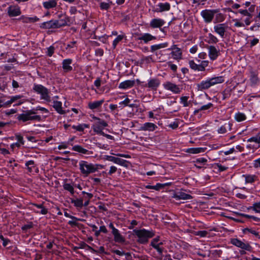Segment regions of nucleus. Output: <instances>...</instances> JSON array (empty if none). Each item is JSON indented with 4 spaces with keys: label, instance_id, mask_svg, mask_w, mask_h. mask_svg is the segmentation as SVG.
<instances>
[{
    "label": "nucleus",
    "instance_id": "nucleus-1",
    "mask_svg": "<svg viewBox=\"0 0 260 260\" xmlns=\"http://www.w3.org/2000/svg\"><path fill=\"white\" fill-rule=\"evenodd\" d=\"M224 82V78L223 76H217L208 78L206 80H203L198 84V89L199 90H206L211 86L215 85L222 83Z\"/></svg>",
    "mask_w": 260,
    "mask_h": 260
},
{
    "label": "nucleus",
    "instance_id": "nucleus-2",
    "mask_svg": "<svg viewBox=\"0 0 260 260\" xmlns=\"http://www.w3.org/2000/svg\"><path fill=\"white\" fill-rule=\"evenodd\" d=\"M133 232L138 238V241L142 244L147 242L148 239L154 235L152 231H147L145 229L134 230Z\"/></svg>",
    "mask_w": 260,
    "mask_h": 260
},
{
    "label": "nucleus",
    "instance_id": "nucleus-3",
    "mask_svg": "<svg viewBox=\"0 0 260 260\" xmlns=\"http://www.w3.org/2000/svg\"><path fill=\"white\" fill-rule=\"evenodd\" d=\"M34 110H26L24 113L19 114L17 119L19 120L26 122L27 121H40L41 116L37 115Z\"/></svg>",
    "mask_w": 260,
    "mask_h": 260
},
{
    "label": "nucleus",
    "instance_id": "nucleus-4",
    "mask_svg": "<svg viewBox=\"0 0 260 260\" xmlns=\"http://www.w3.org/2000/svg\"><path fill=\"white\" fill-rule=\"evenodd\" d=\"M79 166L81 173L84 176H87L89 174L97 171V167L94 164L88 163L86 161L81 160Z\"/></svg>",
    "mask_w": 260,
    "mask_h": 260
},
{
    "label": "nucleus",
    "instance_id": "nucleus-5",
    "mask_svg": "<svg viewBox=\"0 0 260 260\" xmlns=\"http://www.w3.org/2000/svg\"><path fill=\"white\" fill-rule=\"evenodd\" d=\"M92 119L95 120V122L92 125L93 131L97 134L103 135V129L108 126V123L104 120L95 116H93Z\"/></svg>",
    "mask_w": 260,
    "mask_h": 260
},
{
    "label": "nucleus",
    "instance_id": "nucleus-6",
    "mask_svg": "<svg viewBox=\"0 0 260 260\" xmlns=\"http://www.w3.org/2000/svg\"><path fill=\"white\" fill-rule=\"evenodd\" d=\"M33 89L35 92L41 94V99L44 100L47 102H51V97L47 88L40 84H35Z\"/></svg>",
    "mask_w": 260,
    "mask_h": 260
},
{
    "label": "nucleus",
    "instance_id": "nucleus-7",
    "mask_svg": "<svg viewBox=\"0 0 260 260\" xmlns=\"http://www.w3.org/2000/svg\"><path fill=\"white\" fill-rule=\"evenodd\" d=\"M219 12V9H206L201 11V15L206 23H210L213 20L216 13Z\"/></svg>",
    "mask_w": 260,
    "mask_h": 260
},
{
    "label": "nucleus",
    "instance_id": "nucleus-8",
    "mask_svg": "<svg viewBox=\"0 0 260 260\" xmlns=\"http://www.w3.org/2000/svg\"><path fill=\"white\" fill-rule=\"evenodd\" d=\"M162 85L166 90H169L174 94L180 93L182 89L179 85L170 81L166 82Z\"/></svg>",
    "mask_w": 260,
    "mask_h": 260
},
{
    "label": "nucleus",
    "instance_id": "nucleus-9",
    "mask_svg": "<svg viewBox=\"0 0 260 260\" xmlns=\"http://www.w3.org/2000/svg\"><path fill=\"white\" fill-rule=\"evenodd\" d=\"M214 30L221 38H224L225 32L228 28L226 23H218L214 26Z\"/></svg>",
    "mask_w": 260,
    "mask_h": 260
},
{
    "label": "nucleus",
    "instance_id": "nucleus-10",
    "mask_svg": "<svg viewBox=\"0 0 260 260\" xmlns=\"http://www.w3.org/2000/svg\"><path fill=\"white\" fill-rule=\"evenodd\" d=\"M231 243L234 245L238 247H239L241 249L249 251L251 250V246L247 242L242 241L241 240H238V239H233L231 240Z\"/></svg>",
    "mask_w": 260,
    "mask_h": 260
},
{
    "label": "nucleus",
    "instance_id": "nucleus-11",
    "mask_svg": "<svg viewBox=\"0 0 260 260\" xmlns=\"http://www.w3.org/2000/svg\"><path fill=\"white\" fill-rule=\"evenodd\" d=\"M168 50H172L171 54L173 59L177 60H179L182 59V51L180 48L177 47V45H173Z\"/></svg>",
    "mask_w": 260,
    "mask_h": 260
},
{
    "label": "nucleus",
    "instance_id": "nucleus-12",
    "mask_svg": "<svg viewBox=\"0 0 260 260\" xmlns=\"http://www.w3.org/2000/svg\"><path fill=\"white\" fill-rule=\"evenodd\" d=\"M208 55L211 60H215L220 55V50L214 46L210 45L208 47Z\"/></svg>",
    "mask_w": 260,
    "mask_h": 260
},
{
    "label": "nucleus",
    "instance_id": "nucleus-13",
    "mask_svg": "<svg viewBox=\"0 0 260 260\" xmlns=\"http://www.w3.org/2000/svg\"><path fill=\"white\" fill-rule=\"evenodd\" d=\"M61 25H62L59 23L58 20H51L43 23L41 27L45 29H49L52 28H58Z\"/></svg>",
    "mask_w": 260,
    "mask_h": 260
},
{
    "label": "nucleus",
    "instance_id": "nucleus-14",
    "mask_svg": "<svg viewBox=\"0 0 260 260\" xmlns=\"http://www.w3.org/2000/svg\"><path fill=\"white\" fill-rule=\"evenodd\" d=\"M106 157L107 160L115 164L124 167H126L127 165L128 161L126 160L110 155H107Z\"/></svg>",
    "mask_w": 260,
    "mask_h": 260
},
{
    "label": "nucleus",
    "instance_id": "nucleus-15",
    "mask_svg": "<svg viewBox=\"0 0 260 260\" xmlns=\"http://www.w3.org/2000/svg\"><path fill=\"white\" fill-rule=\"evenodd\" d=\"M8 14L10 17L19 16L21 14L20 9L17 6H10L8 8Z\"/></svg>",
    "mask_w": 260,
    "mask_h": 260
},
{
    "label": "nucleus",
    "instance_id": "nucleus-16",
    "mask_svg": "<svg viewBox=\"0 0 260 260\" xmlns=\"http://www.w3.org/2000/svg\"><path fill=\"white\" fill-rule=\"evenodd\" d=\"M160 82L159 79L157 78H153L150 79L148 81V83L146 85V87H148L152 90H156L160 85Z\"/></svg>",
    "mask_w": 260,
    "mask_h": 260
},
{
    "label": "nucleus",
    "instance_id": "nucleus-17",
    "mask_svg": "<svg viewBox=\"0 0 260 260\" xmlns=\"http://www.w3.org/2000/svg\"><path fill=\"white\" fill-rule=\"evenodd\" d=\"M170 5L168 3H159L153 10L155 12H162L169 11L170 9Z\"/></svg>",
    "mask_w": 260,
    "mask_h": 260
},
{
    "label": "nucleus",
    "instance_id": "nucleus-18",
    "mask_svg": "<svg viewBox=\"0 0 260 260\" xmlns=\"http://www.w3.org/2000/svg\"><path fill=\"white\" fill-rule=\"evenodd\" d=\"M165 23V21L160 18H154L151 20L150 26L153 28H160Z\"/></svg>",
    "mask_w": 260,
    "mask_h": 260
},
{
    "label": "nucleus",
    "instance_id": "nucleus-19",
    "mask_svg": "<svg viewBox=\"0 0 260 260\" xmlns=\"http://www.w3.org/2000/svg\"><path fill=\"white\" fill-rule=\"evenodd\" d=\"M157 126L154 123L151 122H146L143 124L140 127V130L144 131H153Z\"/></svg>",
    "mask_w": 260,
    "mask_h": 260
},
{
    "label": "nucleus",
    "instance_id": "nucleus-20",
    "mask_svg": "<svg viewBox=\"0 0 260 260\" xmlns=\"http://www.w3.org/2000/svg\"><path fill=\"white\" fill-rule=\"evenodd\" d=\"M159 237H156L154 239H153L151 242V245L154 247L155 249L157 250V251L159 253H161L162 249L160 247V245L162 244V242H159Z\"/></svg>",
    "mask_w": 260,
    "mask_h": 260
},
{
    "label": "nucleus",
    "instance_id": "nucleus-21",
    "mask_svg": "<svg viewBox=\"0 0 260 260\" xmlns=\"http://www.w3.org/2000/svg\"><path fill=\"white\" fill-rule=\"evenodd\" d=\"M72 63V59H66L62 61V69L65 72L71 71L73 69L72 67L71 66Z\"/></svg>",
    "mask_w": 260,
    "mask_h": 260
},
{
    "label": "nucleus",
    "instance_id": "nucleus-22",
    "mask_svg": "<svg viewBox=\"0 0 260 260\" xmlns=\"http://www.w3.org/2000/svg\"><path fill=\"white\" fill-rule=\"evenodd\" d=\"M112 233L114 236V240L115 242L119 243H122L124 242L125 240L124 237L121 235L118 230H115Z\"/></svg>",
    "mask_w": 260,
    "mask_h": 260
},
{
    "label": "nucleus",
    "instance_id": "nucleus-23",
    "mask_svg": "<svg viewBox=\"0 0 260 260\" xmlns=\"http://www.w3.org/2000/svg\"><path fill=\"white\" fill-rule=\"evenodd\" d=\"M135 83L134 80H126L121 82L119 85L120 89H127L133 87Z\"/></svg>",
    "mask_w": 260,
    "mask_h": 260
},
{
    "label": "nucleus",
    "instance_id": "nucleus-24",
    "mask_svg": "<svg viewBox=\"0 0 260 260\" xmlns=\"http://www.w3.org/2000/svg\"><path fill=\"white\" fill-rule=\"evenodd\" d=\"M205 41L209 44H216L219 41V40L216 36H215L211 33H209L206 37Z\"/></svg>",
    "mask_w": 260,
    "mask_h": 260
},
{
    "label": "nucleus",
    "instance_id": "nucleus-25",
    "mask_svg": "<svg viewBox=\"0 0 260 260\" xmlns=\"http://www.w3.org/2000/svg\"><path fill=\"white\" fill-rule=\"evenodd\" d=\"M53 107L60 114H64L66 111L62 109V103L57 101H53Z\"/></svg>",
    "mask_w": 260,
    "mask_h": 260
},
{
    "label": "nucleus",
    "instance_id": "nucleus-26",
    "mask_svg": "<svg viewBox=\"0 0 260 260\" xmlns=\"http://www.w3.org/2000/svg\"><path fill=\"white\" fill-rule=\"evenodd\" d=\"M176 200H190L192 198L191 196L183 192H180L174 196Z\"/></svg>",
    "mask_w": 260,
    "mask_h": 260
},
{
    "label": "nucleus",
    "instance_id": "nucleus-27",
    "mask_svg": "<svg viewBox=\"0 0 260 260\" xmlns=\"http://www.w3.org/2000/svg\"><path fill=\"white\" fill-rule=\"evenodd\" d=\"M255 6L254 5H251L248 9V10L247 9H240L238 11V13L244 16H250V14H251V13H252L254 10Z\"/></svg>",
    "mask_w": 260,
    "mask_h": 260
},
{
    "label": "nucleus",
    "instance_id": "nucleus-28",
    "mask_svg": "<svg viewBox=\"0 0 260 260\" xmlns=\"http://www.w3.org/2000/svg\"><path fill=\"white\" fill-rule=\"evenodd\" d=\"M72 150L84 154H91L92 153V152L89 151L88 150L83 148L81 146L78 145L73 146Z\"/></svg>",
    "mask_w": 260,
    "mask_h": 260
},
{
    "label": "nucleus",
    "instance_id": "nucleus-29",
    "mask_svg": "<svg viewBox=\"0 0 260 260\" xmlns=\"http://www.w3.org/2000/svg\"><path fill=\"white\" fill-rule=\"evenodd\" d=\"M206 150V148L198 147V148H190L186 150V152L191 154H198L203 153Z\"/></svg>",
    "mask_w": 260,
    "mask_h": 260
},
{
    "label": "nucleus",
    "instance_id": "nucleus-30",
    "mask_svg": "<svg viewBox=\"0 0 260 260\" xmlns=\"http://www.w3.org/2000/svg\"><path fill=\"white\" fill-rule=\"evenodd\" d=\"M138 39L139 40L143 41L145 43H147L149 41H150L153 40H155L156 37L152 36L151 35L146 33L142 35L141 37H139Z\"/></svg>",
    "mask_w": 260,
    "mask_h": 260
},
{
    "label": "nucleus",
    "instance_id": "nucleus-31",
    "mask_svg": "<svg viewBox=\"0 0 260 260\" xmlns=\"http://www.w3.org/2000/svg\"><path fill=\"white\" fill-rule=\"evenodd\" d=\"M104 102V100L94 101L93 102H89L88 105V107L91 110L95 109L101 107Z\"/></svg>",
    "mask_w": 260,
    "mask_h": 260
},
{
    "label": "nucleus",
    "instance_id": "nucleus-32",
    "mask_svg": "<svg viewBox=\"0 0 260 260\" xmlns=\"http://www.w3.org/2000/svg\"><path fill=\"white\" fill-rule=\"evenodd\" d=\"M71 202L76 208L81 209L83 206V200L82 199H71Z\"/></svg>",
    "mask_w": 260,
    "mask_h": 260
},
{
    "label": "nucleus",
    "instance_id": "nucleus-33",
    "mask_svg": "<svg viewBox=\"0 0 260 260\" xmlns=\"http://www.w3.org/2000/svg\"><path fill=\"white\" fill-rule=\"evenodd\" d=\"M250 80L253 84H256L258 82L257 74L255 71L251 70L250 72Z\"/></svg>",
    "mask_w": 260,
    "mask_h": 260
},
{
    "label": "nucleus",
    "instance_id": "nucleus-34",
    "mask_svg": "<svg viewBox=\"0 0 260 260\" xmlns=\"http://www.w3.org/2000/svg\"><path fill=\"white\" fill-rule=\"evenodd\" d=\"M57 3L55 0H51L50 1L43 3V6L47 9L55 7Z\"/></svg>",
    "mask_w": 260,
    "mask_h": 260
},
{
    "label": "nucleus",
    "instance_id": "nucleus-35",
    "mask_svg": "<svg viewBox=\"0 0 260 260\" xmlns=\"http://www.w3.org/2000/svg\"><path fill=\"white\" fill-rule=\"evenodd\" d=\"M243 177L245 178V181L246 183H251L254 182L256 177L253 175H244Z\"/></svg>",
    "mask_w": 260,
    "mask_h": 260
},
{
    "label": "nucleus",
    "instance_id": "nucleus-36",
    "mask_svg": "<svg viewBox=\"0 0 260 260\" xmlns=\"http://www.w3.org/2000/svg\"><path fill=\"white\" fill-rule=\"evenodd\" d=\"M248 142H254L255 145H259L260 144V133L256 136L252 137L247 140Z\"/></svg>",
    "mask_w": 260,
    "mask_h": 260
},
{
    "label": "nucleus",
    "instance_id": "nucleus-37",
    "mask_svg": "<svg viewBox=\"0 0 260 260\" xmlns=\"http://www.w3.org/2000/svg\"><path fill=\"white\" fill-rule=\"evenodd\" d=\"M232 90L230 88L225 89L222 93V99L225 100L231 95Z\"/></svg>",
    "mask_w": 260,
    "mask_h": 260
},
{
    "label": "nucleus",
    "instance_id": "nucleus-38",
    "mask_svg": "<svg viewBox=\"0 0 260 260\" xmlns=\"http://www.w3.org/2000/svg\"><path fill=\"white\" fill-rule=\"evenodd\" d=\"M164 186V184L160 183H157L155 185H146L145 187L147 189H152L156 190H159L161 188H162Z\"/></svg>",
    "mask_w": 260,
    "mask_h": 260
},
{
    "label": "nucleus",
    "instance_id": "nucleus-39",
    "mask_svg": "<svg viewBox=\"0 0 260 260\" xmlns=\"http://www.w3.org/2000/svg\"><path fill=\"white\" fill-rule=\"evenodd\" d=\"M225 19L224 15L221 13L218 12L215 14V21L216 22H221Z\"/></svg>",
    "mask_w": 260,
    "mask_h": 260
},
{
    "label": "nucleus",
    "instance_id": "nucleus-40",
    "mask_svg": "<svg viewBox=\"0 0 260 260\" xmlns=\"http://www.w3.org/2000/svg\"><path fill=\"white\" fill-rule=\"evenodd\" d=\"M63 188L69 191L72 194L74 193V189L73 186L70 183H64L63 185Z\"/></svg>",
    "mask_w": 260,
    "mask_h": 260
},
{
    "label": "nucleus",
    "instance_id": "nucleus-41",
    "mask_svg": "<svg viewBox=\"0 0 260 260\" xmlns=\"http://www.w3.org/2000/svg\"><path fill=\"white\" fill-rule=\"evenodd\" d=\"M231 124L230 123H225L224 125L221 126L218 129L219 134H224L226 132V126H228L230 129L231 128Z\"/></svg>",
    "mask_w": 260,
    "mask_h": 260
},
{
    "label": "nucleus",
    "instance_id": "nucleus-42",
    "mask_svg": "<svg viewBox=\"0 0 260 260\" xmlns=\"http://www.w3.org/2000/svg\"><path fill=\"white\" fill-rule=\"evenodd\" d=\"M235 118L237 121L241 122L246 119V116L242 113H238L235 114Z\"/></svg>",
    "mask_w": 260,
    "mask_h": 260
},
{
    "label": "nucleus",
    "instance_id": "nucleus-43",
    "mask_svg": "<svg viewBox=\"0 0 260 260\" xmlns=\"http://www.w3.org/2000/svg\"><path fill=\"white\" fill-rule=\"evenodd\" d=\"M188 96H183L180 98V103L183 104V106L186 107L189 106L190 102L188 101Z\"/></svg>",
    "mask_w": 260,
    "mask_h": 260
},
{
    "label": "nucleus",
    "instance_id": "nucleus-44",
    "mask_svg": "<svg viewBox=\"0 0 260 260\" xmlns=\"http://www.w3.org/2000/svg\"><path fill=\"white\" fill-rule=\"evenodd\" d=\"M25 166L27 168L29 172H32L33 168H35L34 161L33 160H29L25 163Z\"/></svg>",
    "mask_w": 260,
    "mask_h": 260
},
{
    "label": "nucleus",
    "instance_id": "nucleus-45",
    "mask_svg": "<svg viewBox=\"0 0 260 260\" xmlns=\"http://www.w3.org/2000/svg\"><path fill=\"white\" fill-rule=\"evenodd\" d=\"M124 38L123 35H120L117 36L116 38L113 42V48H115L117 44L120 42Z\"/></svg>",
    "mask_w": 260,
    "mask_h": 260
},
{
    "label": "nucleus",
    "instance_id": "nucleus-46",
    "mask_svg": "<svg viewBox=\"0 0 260 260\" xmlns=\"http://www.w3.org/2000/svg\"><path fill=\"white\" fill-rule=\"evenodd\" d=\"M88 125L86 124H79L78 125H73V128L78 131L82 132L85 127H88Z\"/></svg>",
    "mask_w": 260,
    "mask_h": 260
},
{
    "label": "nucleus",
    "instance_id": "nucleus-47",
    "mask_svg": "<svg viewBox=\"0 0 260 260\" xmlns=\"http://www.w3.org/2000/svg\"><path fill=\"white\" fill-rule=\"evenodd\" d=\"M251 209L257 213H260V202L254 203Z\"/></svg>",
    "mask_w": 260,
    "mask_h": 260
},
{
    "label": "nucleus",
    "instance_id": "nucleus-48",
    "mask_svg": "<svg viewBox=\"0 0 260 260\" xmlns=\"http://www.w3.org/2000/svg\"><path fill=\"white\" fill-rule=\"evenodd\" d=\"M38 20H39V18H37V17H26L24 19V21L25 22H26V23L34 22H36V21H38Z\"/></svg>",
    "mask_w": 260,
    "mask_h": 260
},
{
    "label": "nucleus",
    "instance_id": "nucleus-49",
    "mask_svg": "<svg viewBox=\"0 0 260 260\" xmlns=\"http://www.w3.org/2000/svg\"><path fill=\"white\" fill-rule=\"evenodd\" d=\"M110 7L109 3L102 2L100 4V8L102 10H108Z\"/></svg>",
    "mask_w": 260,
    "mask_h": 260
},
{
    "label": "nucleus",
    "instance_id": "nucleus-50",
    "mask_svg": "<svg viewBox=\"0 0 260 260\" xmlns=\"http://www.w3.org/2000/svg\"><path fill=\"white\" fill-rule=\"evenodd\" d=\"M212 107H213V104L211 103H209L207 105H203L202 107H201V108H200V110H201L202 111L206 110H208L209 109L211 108Z\"/></svg>",
    "mask_w": 260,
    "mask_h": 260
},
{
    "label": "nucleus",
    "instance_id": "nucleus-51",
    "mask_svg": "<svg viewBox=\"0 0 260 260\" xmlns=\"http://www.w3.org/2000/svg\"><path fill=\"white\" fill-rule=\"evenodd\" d=\"M194 162L197 164L205 165L207 162V160L205 158L202 157L197 159Z\"/></svg>",
    "mask_w": 260,
    "mask_h": 260
},
{
    "label": "nucleus",
    "instance_id": "nucleus-52",
    "mask_svg": "<svg viewBox=\"0 0 260 260\" xmlns=\"http://www.w3.org/2000/svg\"><path fill=\"white\" fill-rule=\"evenodd\" d=\"M208 232L206 231H200L197 232V235L201 237H204L207 236Z\"/></svg>",
    "mask_w": 260,
    "mask_h": 260
},
{
    "label": "nucleus",
    "instance_id": "nucleus-53",
    "mask_svg": "<svg viewBox=\"0 0 260 260\" xmlns=\"http://www.w3.org/2000/svg\"><path fill=\"white\" fill-rule=\"evenodd\" d=\"M189 64L190 68L194 70H197L198 64L194 62L193 60H189Z\"/></svg>",
    "mask_w": 260,
    "mask_h": 260
},
{
    "label": "nucleus",
    "instance_id": "nucleus-54",
    "mask_svg": "<svg viewBox=\"0 0 260 260\" xmlns=\"http://www.w3.org/2000/svg\"><path fill=\"white\" fill-rule=\"evenodd\" d=\"M22 97V95H17L16 96H12L10 99V102L12 104L13 103L15 102L17 100L21 99Z\"/></svg>",
    "mask_w": 260,
    "mask_h": 260
},
{
    "label": "nucleus",
    "instance_id": "nucleus-55",
    "mask_svg": "<svg viewBox=\"0 0 260 260\" xmlns=\"http://www.w3.org/2000/svg\"><path fill=\"white\" fill-rule=\"evenodd\" d=\"M40 209H41L40 211L37 210V211H36V212L37 213H41V214H44V215L47 214V213L48 212L47 209L46 208H45L44 206L42 207V208H41Z\"/></svg>",
    "mask_w": 260,
    "mask_h": 260
},
{
    "label": "nucleus",
    "instance_id": "nucleus-56",
    "mask_svg": "<svg viewBox=\"0 0 260 260\" xmlns=\"http://www.w3.org/2000/svg\"><path fill=\"white\" fill-rule=\"evenodd\" d=\"M117 170V168L115 166H111L108 172V174L111 175L112 174L115 173Z\"/></svg>",
    "mask_w": 260,
    "mask_h": 260
},
{
    "label": "nucleus",
    "instance_id": "nucleus-57",
    "mask_svg": "<svg viewBox=\"0 0 260 260\" xmlns=\"http://www.w3.org/2000/svg\"><path fill=\"white\" fill-rule=\"evenodd\" d=\"M54 48L52 46H50L48 48L47 54L49 56H51L54 53Z\"/></svg>",
    "mask_w": 260,
    "mask_h": 260
},
{
    "label": "nucleus",
    "instance_id": "nucleus-58",
    "mask_svg": "<svg viewBox=\"0 0 260 260\" xmlns=\"http://www.w3.org/2000/svg\"><path fill=\"white\" fill-rule=\"evenodd\" d=\"M252 17V15L250 14V16H246V19L244 20V22L246 25H249L251 23V19Z\"/></svg>",
    "mask_w": 260,
    "mask_h": 260
},
{
    "label": "nucleus",
    "instance_id": "nucleus-59",
    "mask_svg": "<svg viewBox=\"0 0 260 260\" xmlns=\"http://www.w3.org/2000/svg\"><path fill=\"white\" fill-rule=\"evenodd\" d=\"M259 42V39L257 38H254L250 42V46L252 47L256 45Z\"/></svg>",
    "mask_w": 260,
    "mask_h": 260
},
{
    "label": "nucleus",
    "instance_id": "nucleus-60",
    "mask_svg": "<svg viewBox=\"0 0 260 260\" xmlns=\"http://www.w3.org/2000/svg\"><path fill=\"white\" fill-rule=\"evenodd\" d=\"M259 147H260L259 145H255V144L252 145L251 144H249L247 145V148H249V149H256Z\"/></svg>",
    "mask_w": 260,
    "mask_h": 260
},
{
    "label": "nucleus",
    "instance_id": "nucleus-61",
    "mask_svg": "<svg viewBox=\"0 0 260 260\" xmlns=\"http://www.w3.org/2000/svg\"><path fill=\"white\" fill-rule=\"evenodd\" d=\"M16 139L17 140V142L19 143L20 144H24V141H23V137L20 136V135H17L16 136Z\"/></svg>",
    "mask_w": 260,
    "mask_h": 260
},
{
    "label": "nucleus",
    "instance_id": "nucleus-62",
    "mask_svg": "<svg viewBox=\"0 0 260 260\" xmlns=\"http://www.w3.org/2000/svg\"><path fill=\"white\" fill-rule=\"evenodd\" d=\"M253 166L255 168L260 167V158H259L254 161Z\"/></svg>",
    "mask_w": 260,
    "mask_h": 260
},
{
    "label": "nucleus",
    "instance_id": "nucleus-63",
    "mask_svg": "<svg viewBox=\"0 0 260 260\" xmlns=\"http://www.w3.org/2000/svg\"><path fill=\"white\" fill-rule=\"evenodd\" d=\"M168 65L172 71L175 72L177 70V67L176 65L172 64L170 62H168Z\"/></svg>",
    "mask_w": 260,
    "mask_h": 260
},
{
    "label": "nucleus",
    "instance_id": "nucleus-64",
    "mask_svg": "<svg viewBox=\"0 0 260 260\" xmlns=\"http://www.w3.org/2000/svg\"><path fill=\"white\" fill-rule=\"evenodd\" d=\"M169 126L170 127L172 128L173 129H175L178 127V124L177 122L174 121L172 123H171L169 124Z\"/></svg>",
    "mask_w": 260,
    "mask_h": 260
}]
</instances>
